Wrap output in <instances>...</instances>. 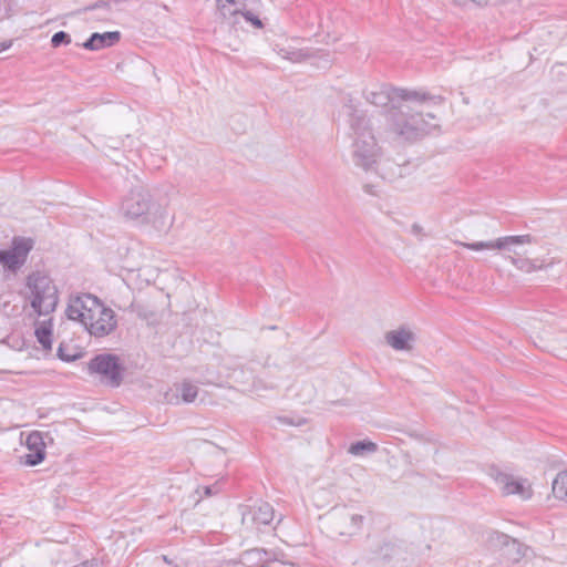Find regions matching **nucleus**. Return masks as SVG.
I'll list each match as a JSON object with an SVG mask.
<instances>
[{
	"label": "nucleus",
	"instance_id": "obj_9",
	"mask_svg": "<svg viewBox=\"0 0 567 567\" xmlns=\"http://www.w3.org/2000/svg\"><path fill=\"white\" fill-rule=\"evenodd\" d=\"M101 303L102 301L97 297L82 293L70 298L65 312L70 320L79 321L85 327L92 316L99 315Z\"/></svg>",
	"mask_w": 567,
	"mask_h": 567
},
{
	"label": "nucleus",
	"instance_id": "obj_21",
	"mask_svg": "<svg viewBox=\"0 0 567 567\" xmlns=\"http://www.w3.org/2000/svg\"><path fill=\"white\" fill-rule=\"evenodd\" d=\"M505 259H507L514 267L525 272H533L544 267L542 264H537V260L523 258L522 256L515 257L505 255Z\"/></svg>",
	"mask_w": 567,
	"mask_h": 567
},
{
	"label": "nucleus",
	"instance_id": "obj_24",
	"mask_svg": "<svg viewBox=\"0 0 567 567\" xmlns=\"http://www.w3.org/2000/svg\"><path fill=\"white\" fill-rule=\"evenodd\" d=\"M453 3L462 9L483 8L486 7L489 0H452Z\"/></svg>",
	"mask_w": 567,
	"mask_h": 567
},
{
	"label": "nucleus",
	"instance_id": "obj_13",
	"mask_svg": "<svg viewBox=\"0 0 567 567\" xmlns=\"http://www.w3.org/2000/svg\"><path fill=\"white\" fill-rule=\"evenodd\" d=\"M274 517L272 506L269 503L259 502L243 512L241 523L247 527L259 529L261 526L270 524Z\"/></svg>",
	"mask_w": 567,
	"mask_h": 567
},
{
	"label": "nucleus",
	"instance_id": "obj_16",
	"mask_svg": "<svg viewBox=\"0 0 567 567\" xmlns=\"http://www.w3.org/2000/svg\"><path fill=\"white\" fill-rule=\"evenodd\" d=\"M416 338L412 330L401 327L385 334L386 343L396 351H411Z\"/></svg>",
	"mask_w": 567,
	"mask_h": 567
},
{
	"label": "nucleus",
	"instance_id": "obj_7",
	"mask_svg": "<svg viewBox=\"0 0 567 567\" xmlns=\"http://www.w3.org/2000/svg\"><path fill=\"white\" fill-rule=\"evenodd\" d=\"M365 516L353 507H336L330 515L331 532L339 536H354L361 530Z\"/></svg>",
	"mask_w": 567,
	"mask_h": 567
},
{
	"label": "nucleus",
	"instance_id": "obj_23",
	"mask_svg": "<svg viewBox=\"0 0 567 567\" xmlns=\"http://www.w3.org/2000/svg\"><path fill=\"white\" fill-rule=\"evenodd\" d=\"M52 331L50 327L42 324L41 327L35 329V337L38 342L42 346L44 350L52 349V340H51Z\"/></svg>",
	"mask_w": 567,
	"mask_h": 567
},
{
	"label": "nucleus",
	"instance_id": "obj_4",
	"mask_svg": "<svg viewBox=\"0 0 567 567\" xmlns=\"http://www.w3.org/2000/svg\"><path fill=\"white\" fill-rule=\"evenodd\" d=\"M85 370L91 378L109 388H118L123 381L124 368L116 354H96L85 363Z\"/></svg>",
	"mask_w": 567,
	"mask_h": 567
},
{
	"label": "nucleus",
	"instance_id": "obj_6",
	"mask_svg": "<svg viewBox=\"0 0 567 567\" xmlns=\"http://www.w3.org/2000/svg\"><path fill=\"white\" fill-rule=\"evenodd\" d=\"M532 235L504 236L489 241L463 243L455 240L454 244L471 250L497 249L505 255L520 257L526 254L524 246L535 244Z\"/></svg>",
	"mask_w": 567,
	"mask_h": 567
},
{
	"label": "nucleus",
	"instance_id": "obj_1",
	"mask_svg": "<svg viewBox=\"0 0 567 567\" xmlns=\"http://www.w3.org/2000/svg\"><path fill=\"white\" fill-rule=\"evenodd\" d=\"M416 96L403 101L393 111L385 115L388 132L394 140L414 142L431 134L440 127L436 116L431 112H423L427 102L440 103V96H432L426 92L412 90Z\"/></svg>",
	"mask_w": 567,
	"mask_h": 567
},
{
	"label": "nucleus",
	"instance_id": "obj_27",
	"mask_svg": "<svg viewBox=\"0 0 567 567\" xmlns=\"http://www.w3.org/2000/svg\"><path fill=\"white\" fill-rule=\"evenodd\" d=\"M285 58L292 62H298L301 60L302 53L301 52H291V53L285 55Z\"/></svg>",
	"mask_w": 567,
	"mask_h": 567
},
{
	"label": "nucleus",
	"instance_id": "obj_2",
	"mask_svg": "<svg viewBox=\"0 0 567 567\" xmlns=\"http://www.w3.org/2000/svg\"><path fill=\"white\" fill-rule=\"evenodd\" d=\"M341 115L344 117L348 135L351 138L353 164L365 172L375 171L382 150L378 144L373 120L351 96L344 99Z\"/></svg>",
	"mask_w": 567,
	"mask_h": 567
},
{
	"label": "nucleus",
	"instance_id": "obj_19",
	"mask_svg": "<svg viewBox=\"0 0 567 567\" xmlns=\"http://www.w3.org/2000/svg\"><path fill=\"white\" fill-rule=\"evenodd\" d=\"M245 0H217V9L221 17L233 24H237V16L244 9Z\"/></svg>",
	"mask_w": 567,
	"mask_h": 567
},
{
	"label": "nucleus",
	"instance_id": "obj_14",
	"mask_svg": "<svg viewBox=\"0 0 567 567\" xmlns=\"http://www.w3.org/2000/svg\"><path fill=\"white\" fill-rule=\"evenodd\" d=\"M25 447L28 453L21 456V463L24 465L35 466L45 458V443L41 432L29 433L25 439Z\"/></svg>",
	"mask_w": 567,
	"mask_h": 567
},
{
	"label": "nucleus",
	"instance_id": "obj_10",
	"mask_svg": "<svg viewBox=\"0 0 567 567\" xmlns=\"http://www.w3.org/2000/svg\"><path fill=\"white\" fill-rule=\"evenodd\" d=\"M489 475L505 496L517 495L524 501L533 496L532 484L527 478L516 477L497 468H492Z\"/></svg>",
	"mask_w": 567,
	"mask_h": 567
},
{
	"label": "nucleus",
	"instance_id": "obj_12",
	"mask_svg": "<svg viewBox=\"0 0 567 567\" xmlns=\"http://www.w3.org/2000/svg\"><path fill=\"white\" fill-rule=\"evenodd\" d=\"M99 315L92 316V319L85 324L86 331L95 337L103 338L111 334L117 327L115 312L103 302L100 305Z\"/></svg>",
	"mask_w": 567,
	"mask_h": 567
},
{
	"label": "nucleus",
	"instance_id": "obj_22",
	"mask_svg": "<svg viewBox=\"0 0 567 567\" xmlns=\"http://www.w3.org/2000/svg\"><path fill=\"white\" fill-rule=\"evenodd\" d=\"M378 451V445L371 441H358L352 443L348 452L354 456H362L364 454H371Z\"/></svg>",
	"mask_w": 567,
	"mask_h": 567
},
{
	"label": "nucleus",
	"instance_id": "obj_18",
	"mask_svg": "<svg viewBox=\"0 0 567 567\" xmlns=\"http://www.w3.org/2000/svg\"><path fill=\"white\" fill-rule=\"evenodd\" d=\"M121 33L118 31L93 33L83 47L87 50H101L106 47H112L118 42Z\"/></svg>",
	"mask_w": 567,
	"mask_h": 567
},
{
	"label": "nucleus",
	"instance_id": "obj_29",
	"mask_svg": "<svg viewBox=\"0 0 567 567\" xmlns=\"http://www.w3.org/2000/svg\"><path fill=\"white\" fill-rule=\"evenodd\" d=\"M58 355L59 358H61L62 360L64 361H72L74 358H71V357H65L62 352V348L60 347L59 350H58Z\"/></svg>",
	"mask_w": 567,
	"mask_h": 567
},
{
	"label": "nucleus",
	"instance_id": "obj_3",
	"mask_svg": "<svg viewBox=\"0 0 567 567\" xmlns=\"http://www.w3.org/2000/svg\"><path fill=\"white\" fill-rule=\"evenodd\" d=\"M121 213L127 220L138 225H152L158 231L166 230L172 225L166 208L156 204L150 190L142 185L131 188L124 196Z\"/></svg>",
	"mask_w": 567,
	"mask_h": 567
},
{
	"label": "nucleus",
	"instance_id": "obj_30",
	"mask_svg": "<svg viewBox=\"0 0 567 567\" xmlns=\"http://www.w3.org/2000/svg\"><path fill=\"white\" fill-rule=\"evenodd\" d=\"M10 47H11V41H9V42H1L0 43V52L9 49Z\"/></svg>",
	"mask_w": 567,
	"mask_h": 567
},
{
	"label": "nucleus",
	"instance_id": "obj_26",
	"mask_svg": "<svg viewBox=\"0 0 567 567\" xmlns=\"http://www.w3.org/2000/svg\"><path fill=\"white\" fill-rule=\"evenodd\" d=\"M70 42H71V38L64 31H59V32L54 33L51 39V43L54 48H58L61 44H69Z\"/></svg>",
	"mask_w": 567,
	"mask_h": 567
},
{
	"label": "nucleus",
	"instance_id": "obj_5",
	"mask_svg": "<svg viewBox=\"0 0 567 567\" xmlns=\"http://www.w3.org/2000/svg\"><path fill=\"white\" fill-rule=\"evenodd\" d=\"M28 287L31 290V307L38 316H48L56 308L58 289L53 281L40 272L28 277Z\"/></svg>",
	"mask_w": 567,
	"mask_h": 567
},
{
	"label": "nucleus",
	"instance_id": "obj_15",
	"mask_svg": "<svg viewBox=\"0 0 567 567\" xmlns=\"http://www.w3.org/2000/svg\"><path fill=\"white\" fill-rule=\"evenodd\" d=\"M489 542L493 545L504 547L506 557L514 563L519 561L525 556L526 548L508 535L495 532L491 535Z\"/></svg>",
	"mask_w": 567,
	"mask_h": 567
},
{
	"label": "nucleus",
	"instance_id": "obj_11",
	"mask_svg": "<svg viewBox=\"0 0 567 567\" xmlns=\"http://www.w3.org/2000/svg\"><path fill=\"white\" fill-rule=\"evenodd\" d=\"M32 248L31 238L14 237L8 249L0 250V264L11 271H17L24 265Z\"/></svg>",
	"mask_w": 567,
	"mask_h": 567
},
{
	"label": "nucleus",
	"instance_id": "obj_28",
	"mask_svg": "<svg viewBox=\"0 0 567 567\" xmlns=\"http://www.w3.org/2000/svg\"><path fill=\"white\" fill-rule=\"evenodd\" d=\"M219 492V488L214 485V486H205L204 487V493L206 496H212V495H215Z\"/></svg>",
	"mask_w": 567,
	"mask_h": 567
},
{
	"label": "nucleus",
	"instance_id": "obj_17",
	"mask_svg": "<svg viewBox=\"0 0 567 567\" xmlns=\"http://www.w3.org/2000/svg\"><path fill=\"white\" fill-rule=\"evenodd\" d=\"M198 394V388L188 382L184 381L176 386L175 390L171 389L164 394V400L168 404H178L181 402L192 403L195 401Z\"/></svg>",
	"mask_w": 567,
	"mask_h": 567
},
{
	"label": "nucleus",
	"instance_id": "obj_8",
	"mask_svg": "<svg viewBox=\"0 0 567 567\" xmlns=\"http://www.w3.org/2000/svg\"><path fill=\"white\" fill-rule=\"evenodd\" d=\"M365 100L375 106L386 107L385 114L393 111L403 101L414 99L412 90L379 86L363 92Z\"/></svg>",
	"mask_w": 567,
	"mask_h": 567
},
{
	"label": "nucleus",
	"instance_id": "obj_32",
	"mask_svg": "<svg viewBox=\"0 0 567 567\" xmlns=\"http://www.w3.org/2000/svg\"><path fill=\"white\" fill-rule=\"evenodd\" d=\"M163 559L165 563L171 564V560L167 558V556H163Z\"/></svg>",
	"mask_w": 567,
	"mask_h": 567
},
{
	"label": "nucleus",
	"instance_id": "obj_25",
	"mask_svg": "<svg viewBox=\"0 0 567 567\" xmlns=\"http://www.w3.org/2000/svg\"><path fill=\"white\" fill-rule=\"evenodd\" d=\"M240 19L251 23L255 28H262L261 20L250 11H244V9H240V13L237 16V23H239Z\"/></svg>",
	"mask_w": 567,
	"mask_h": 567
},
{
	"label": "nucleus",
	"instance_id": "obj_31",
	"mask_svg": "<svg viewBox=\"0 0 567 567\" xmlns=\"http://www.w3.org/2000/svg\"><path fill=\"white\" fill-rule=\"evenodd\" d=\"M421 230H422V227L419 224H413L412 225V231L414 234H419Z\"/></svg>",
	"mask_w": 567,
	"mask_h": 567
},
{
	"label": "nucleus",
	"instance_id": "obj_20",
	"mask_svg": "<svg viewBox=\"0 0 567 567\" xmlns=\"http://www.w3.org/2000/svg\"><path fill=\"white\" fill-rule=\"evenodd\" d=\"M553 496L567 504V470L560 471L551 482Z\"/></svg>",
	"mask_w": 567,
	"mask_h": 567
}]
</instances>
